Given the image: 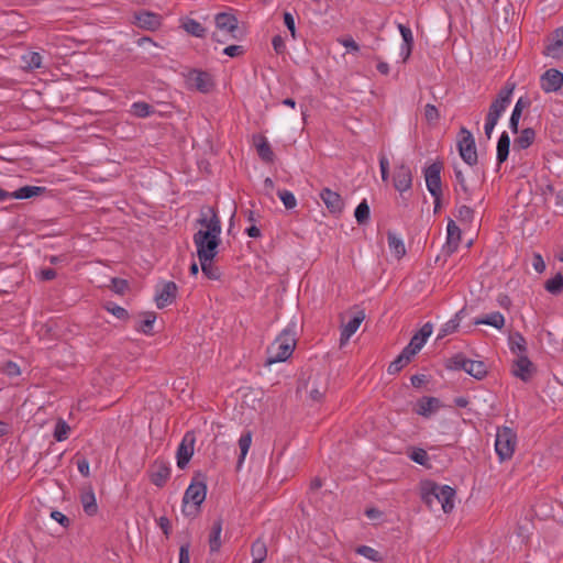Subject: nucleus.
<instances>
[{"label":"nucleus","instance_id":"obj_8","mask_svg":"<svg viewBox=\"0 0 563 563\" xmlns=\"http://www.w3.org/2000/svg\"><path fill=\"white\" fill-rule=\"evenodd\" d=\"M186 84L190 89L202 93H209L214 88L211 74L200 69H190L186 75Z\"/></svg>","mask_w":563,"mask_h":563},{"label":"nucleus","instance_id":"obj_7","mask_svg":"<svg viewBox=\"0 0 563 563\" xmlns=\"http://www.w3.org/2000/svg\"><path fill=\"white\" fill-rule=\"evenodd\" d=\"M515 87L516 85L514 82H506V85L498 91L497 96L492 101L486 118L498 122L504 111L510 104Z\"/></svg>","mask_w":563,"mask_h":563},{"label":"nucleus","instance_id":"obj_58","mask_svg":"<svg viewBox=\"0 0 563 563\" xmlns=\"http://www.w3.org/2000/svg\"><path fill=\"white\" fill-rule=\"evenodd\" d=\"M424 119L429 124L435 123L440 119V112L438 108L431 103H428L424 107Z\"/></svg>","mask_w":563,"mask_h":563},{"label":"nucleus","instance_id":"obj_29","mask_svg":"<svg viewBox=\"0 0 563 563\" xmlns=\"http://www.w3.org/2000/svg\"><path fill=\"white\" fill-rule=\"evenodd\" d=\"M510 147V136L507 132H503L497 142V164L500 166L508 159Z\"/></svg>","mask_w":563,"mask_h":563},{"label":"nucleus","instance_id":"obj_19","mask_svg":"<svg viewBox=\"0 0 563 563\" xmlns=\"http://www.w3.org/2000/svg\"><path fill=\"white\" fill-rule=\"evenodd\" d=\"M441 487L442 486L431 479H426L420 483L421 499L429 508H432V504L439 499V490Z\"/></svg>","mask_w":563,"mask_h":563},{"label":"nucleus","instance_id":"obj_28","mask_svg":"<svg viewBox=\"0 0 563 563\" xmlns=\"http://www.w3.org/2000/svg\"><path fill=\"white\" fill-rule=\"evenodd\" d=\"M536 140V131L532 128L521 130L520 134L515 139L514 145L516 150H527Z\"/></svg>","mask_w":563,"mask_h":563},{"label":"nucleus","instance_id":"obj_56","mask_svg":"<svg viewBox=\"0 0 563 563\" xmlns=\"http://www.w3.org/2000/svg\"><path fill=\"white\" fill-rule=\"evenodd\" d=\"M69 431V426L64 420H58V422L55 426L54 438L57 441H63L67 438Z\"/></svg>","mask_w":563,"mask_h":563},{"label":"nucleus","instance_id":"obj_63","mask_svg":"<svg viewBox=\"0 0 563 563\" xmlns=\"http://www.w3.org/2000/svg\"><path fill=\"white\" fill-rule=\"evenodd\" d=\"M51 518L57 521L64 528H68L70 525V519L58 510H53L51 512Z\"/></svg>","mask_w":563,"mask_h":563},{"label":"nucleus","instance_id":"obj_15","mask_svg":"<svg viewBox=\"0 0 563 563\" xmlns=\"http://www.w3.org/2000/svg\"><path fill=\"white\" fill-rule=\"evenodd\" d=\"M394 187L400 194L408 191L412 187V173L408 165L400 164L395 167L393 177Z\"/></svg>","mask_w":563,"mask_h":563},{"label":"nucleus","instance_id":"obj_9","mask_svg":"<svg viewBox=\"0 0 563 563\" xmlns=\"http://www.w3.org/2000/svg\"><path fill=\"white\" fill-rule=\"evenodd\" d=\"M170 473L172 470L169 463L163 459H156L147 470L151 483L158 488L166 485L170 478Z\"/></svg>","mask_w":563,"mask_h":563},{"label":"nucleus","instance_id":"obj_45","mask_svg":"<svg viewBox=\"0 0 563 563\" xmlns=\"http://www.w3.org/2000/svg\"><path fill=\"white\" fill-rule=\"evenodd\" d=\"M544 288L552 295H559L563 291V275L558 273L554 277L548 279Z\"/></svg>","mask_w":563,"mask_h":563},{"label":"nucleus","instance_id":"obj_22","mask_svg":"<svg viewBox=\"0 0 563 563\" xmlns=\"http://www.w3.org/2000/svg\"><path fill=\"white\" fill-rule=\"evenodd\" d=\"M530 106L531 100L528 97H520L517 100L509 120V128L512 133L517 134L519 132V121L521 119L522 111Z\"/></svg>","mask_w":563,"mask_h":563},{"label":"nucleus","instance_id":"obj_1","mask_svg":"<svg viewBox=\"0 0 563 563\" xmlns=\"http://www.w3.org/2000/svg\"><path fill=\"white\" fill-rule=\"evenodd\" d=\"M296 344V327L295 324H289L268 346V357L266 363L273 364L287 361L292 355Z\"/></svg>","mask_w":563,"mask_h":563},{"label":"nucleus","instance_id":"obj_18","mask_svg":"<svg viewBox=\"0 0 563 563\" xmlns=\"http://www.w3.org/2000/svg\"><path fill=\"white\" fill-rule=\"evenodd\" d=\"M178 287L174 282H166L161 291L155 296L157 308L163 309L173 303L177 297Z\"/></svg>","mask_w":563,"mask_h":563},{"label":"nucleus","instance_id":"obj_23","mask_svg":"<svg viewBox=\"0 0 563 563\" xmlns=\"http://www.w3.org/2000/svg\"><path fill=\"white\" fill-rule=\"evenodd\" d=\"M563 46V25L553 31L549 43L545 45L544 54L553 58L561 55V47Z\"/></svg>","mask_w":563,"mask_h":563},{"label":"nucleus","instance_id":"obj_51","mask_svg":"<svg viewBox=\"0 0 563 563\" xmlns=\"http://www.w3.org/2000/svg\"><path fill=\"white\" fill-rule=\"evenodd\" d=\"M355 552L373 562H379L383 559L378 551L368 545H360L356 548Z\"/></svg>","mask_w":563,"mask_h":563},{"label":"nucleus","instance_id":"obj_26","mask_svg":"<svg viewBox=\"0 0 563 563\" xmlns=\"http://www.w3.org/2000/svg\"><path fill=\"white\" fill-rule=\"evenodd\" d=\"M433 327L430 322L424 323L418 332L413 334L409 344H411L412 350H417L418 352L423 347L428 338L432 334Z\"/></svg>","mask_w":563,"mask_h":563},{"label":"nucleus","instance_id":"obj_36","mask_svg":"<svg viewBox=\"0 0 563 563\" xmlns=\"http://www.w3.org/2000/svg\"><path fill=\"white\" fill-rule=\"evenodd\" d=\"M143 320L135 324V330L144 334H153V324L156 320V313L153 311L143 312Z\"/></svg>","mask_w":563,"mask_h":563},{"label":"nucleus","instance_id":"obj_60","mask_svg":"<svg viewBox=\"0 0 563 563\" xmlns=\"http://www.w3.org/2000/svg\"><path fill=\"white\" fill-rule=\"evenodd\" d=\"M338 42L349 52L357 53L360 51V45L353 40L352 36L341 37L338 40Z\"/></svg>","mask_w":563,"mask_h":563},{"label":"nucleus","instance_id":"obj_50","mask_svg":"<svg viewBox=\"0 0 563 563\" xmlns=\"http://www.w3.org/2000/svg\"><path fill=\"white\" fill-rule=\"evenodd\" d=\"M466 361L467 357L464 354L457 353L449 358L446 367L453 371H465V365L468 364Z\"/></svg>","mask_w":563,"mask_h":563},{"label":"nucleus","instance_id":"obj_53","mask_svg":"<svg viewBox=\"0 0 563 563\" xmlns=\"http://www.w3.org/2000/svg\"><path fill=\"white\" fill-rule=\"evenodd\" d=\"M409 457L413 462H416L417 464H420L422 466H426L429 463V455H428L427 451L421 448L412 449V451L409 453Z\"/></svg>","mask_w":563,"mask_h":563},{"label":"nucleus","instance_id":"obj_30","mask_svg":"<svg viewBox=\"0 0 563 563\" xmlns=\"http://www.w3.org/2000/svg\"><path fill=\"white\" fill-rule=\"evenodd\" d=\"M222 519H217L211 527L209 534V547L210 552H218L221 548V532H222Z\"/></svg>","mask_w":563,"mask_h":563},{"label":"nucleus","instance_id":"obj_14","mask_svg":"<svg viewBox=\"0 0 563 563\" xmlns=\"http://www.w3.org/2000/svg\"><path fill=\"white\" fill-rule=\"evenodd\" d=\"M540 86L545 93L559 91L563 86V73L555 68L545 70L540 77Z\"/></svg>","mask_w":563,"mask_h":563},{"label":"nucleus","instance_id":"obj_57","mask_svg":"<svg viewBox=\"0 0 563 563\" xmlns=\"http://www.w3.org/2000/svg\"><path fill=\"white\" fill-rule=\"evenodd\" d=\"M110 288L118 295H124V292L129 289V283L126 279L113 277L111 279Z\"/></svg>","mask_w":563,"mask_h":563},{"label":"nucleus","instance_id":"obj_11","mask_svg":"<svg viewBox=\"0 0 563 563\" xmlns=\"http://www.w3.org/2000/svg\"><path fill=\"white\" fill-rule=\"evenodd\" d=\"M197 222L205 228V230H200L201 232L221 234V221L216 208L202 207L200 210V218Z\"/></svg>","mask_w":563,"mask_h":563},{"label":"nucleus","instance_id":"obj_31","mask_svg":"<svg viewBox=\"0 0 563 563\" xmlns=\"http://www.w3.org/2000/svg\"><path fill=\"white\" fill-rule=\"evenodd\" d=\"M461 242V229L453 220L448 223L446 247L450 252H454Z\"/></svg>","mask_w":563,"mask_h":563},{"label":"nucleus","instance_id":"obj_37","mask_svg":"<svg viewBox=\"0 0 563 563\" xmlns=\"http://www.w3.org/2000/svg\"><path fill=\"white\" fill-rule=\"evenodd\" d=\"M387 242L390 251L397 258H401L406 254V247L401 239H399L394 232H387Z\"/></svg>","mask_w":563,"mask_h":563},{"label":"nucleus","instance_id":"obj_49","mask_svg":"<svg viewBox=\"0 0 563 563\" xmlns=\"http://www.w3.org/2000/svg\"><path fill=\"white\" fill-rule=\"evenodd\" d=\"M103 308L120 320L126 321L130 318L128 310L114 302L108 301L103 305Z\"/></svg>","mask_w":563,"mask_h":563},{"label":"nucleus","instance_id":"obj_25","mask_svg":"<svg viewBox=\"0 0 563 563\" xmlns=\"http://www.w3.org/2000/svg\"><path fill=\"white\" fill-rule=\"evenodd\" d=\"M80 503L86 515L95 516L98 512V505L92 487L89 486L81 492Z\"/></svg>","mask_w":563,"mask_h":563},{"label":"nucleus","instance_id":"obj_33","mask_svg":"<svg viewBox=\"0 0 563 563\" xmlns=\"http://www.w3.org/2000/svg\"><path fill=\"white\" fill-rule=\"evenodd\" d=\"M202 274L210 280H219L222 276L220 268L214 264V258L199 261Z\"/></svg>","mask_w":563,"mask_h":563},{"label":"nucleus","instance_id":"obj_3","mask_svg":"<svg viewBox=\"0 0 563 563\" xmlns=\"http://www.w3.org/2000/svg\"><path fill=\"white\" fill-rule=\"evenodd\" d=\"M214 23L219 32H213L212 41L223 44L228 40H238L236 31L239 30L238 18L233 13L220 12L214 16Z\"/></svg>","mask_w":563,"mask_h":563},{"label":"nucleus","instance_id":"obj_54","mask_svg":"<svg viewBox=\"0 0 563 563\" xmlns=\"http://www.w3.org/2000/svg\"><path fill=\"white\" fill-rule=\"evenodd\" d=\"M474 209L470 206L462 205L457 208V214L456 218L459 221L464 223H471L474 220Z\"/></svg>","mask_w":563,"mask_h":563},{"label":"nucleus","instance_id":"obj_43","mask_svg":"<svg viewBox=\"0 0 563 563\" xmlns=\"http://www.w3.org/2000/svg\"><path fill=\"white\" fill-rule=\"evenodd\" d=\"M454 176L457 181V185L460 186V190L463 194L462 199L464 201H471L473 197L472 189L467 186L466 179L462 173L461 169L454 168Z\"/></svg>","mask_w":563,"mask_h":563},{"label":"nucleus","instance_id":"obj_40","mask_svg":"<svg viewBox=\"0 0 563 563\" xmlns=\"http://www.w3.org/2000/svg\"><path fill=\"white\" fill-rule=\"evenodd\" d=\"M253 561L264 562L267 558V545L262 538H257L251 545Z\"/></svg>","mask_w":563,"mask_h":563},{"label":"nucleus","instance_id":"obj_52","mask_svg":"<svg viewBox=\"0 0 563 563\" xmlns=\"http://www.w3.org/2000/svg\"><path fill=\"white\" fill-rule=\"evenodd\" d=\"M408 356H402L399 354L388 366L387 372L390 375H395L399 373L405 366L409 364Z\"/></svg>","mask_w":563,"mask_h":563},{"label":"nucleus","instance_id":"obj_17","mask_svg":"<svg viewBox=\"0 0 563 563\" xmlns=\"http://www.w3.org/2000/svg\"><path fill=\"white\" fill-rule=\"evenodd\" d=\"M320 199L332 214H340L344 208V201L341 195L330 188H323L320 191Z\"/></svg>","mask_w":563,"mask_h":563},{"label":"nucleus","instance_id":"obj_64","mask_svg":"<svg viewBox=\"0 0 563 563\" xmlns=\"http://www.w3.org/2000/svg\"><path fill=\"white\" fill-rule=\"evenodd\" d=\"M190 543H184L179 548V562L178 563H190Z\"/></svg>","mask_w":563,"mask_h":563},{"label":"nucleus","instance_id":"obj_16","mask_svg":"<svg viewBox=\"0 0 563 563\" xmlns=\"http://www.w3.org/2000/svg\"><path fill=\"white\" fill-rule=\"evenodd\" d=\"M536 371V366L529 360L528 355H520L512 362L511 373L522 382H529Z\"/></svg>","mask_w":563,"mask_h":563},{"label":"nucleus","instance_id":"obj_48","mask_svg":"<svg viewBox=\"0 0 563 563\" xmlns=\"http://www.w3.org/2000/svg\"><path fill=\"white\" fill-rule=\"evenodd\" d=\"M487 366L483 361H474L470 363V375L478 380L487 376Z\"/></svg>","mask_w":563,"mask_h":563},{"label":"nucleus","instance_id":"obj_21","mask_svg":"<svg viewBox=\"0 0 563 563\" xmlns=\"http://www.w3.org/2000/svg\"><path fill=\"white\" fill-rule=\"evenodd\" d=\"M365 319V313L363 310L357 311L353 318L343 325L340 334V344H345L350 338L357 331L361 323Z\"/></svg>","mask_w":563,"mask_h":563},{"label":"nucleus","instance_id":"obj_32","mask_svg":"<svg viewBox=\"0 0 563 563\" xmlns=\"http://www.w3.org/2000/svg\"><path fill=\"white\" fill-rule=\"evenodd\" d=\"M256 150L260 158L265 163H273L275 159V154L272 150L271 144L268 143L265 136H260L258 142H256Z\"/></svg>","mask_w":563,"mask_h":563},{"label":"nucleus","instance_id":"obj_13","mask_svg":"<svg viewBox=\"0 0 563 563\" xmlns=\"http://www.w3.org/2000/svg\"><path fill=\"white\" fill-rule=\"evenodd\" d=\"M195 435L192 432H187L176 452L177 466L184 470L194 455Z\"/></svg>","mask_w":563,"mask_h":563},{"label":"nucleus","instance_id":"obj_34","mask_svg":"<svg viewBox=\"0 0 563 563\" xmlns=\"http://www.w3.org/2000/svg\"><path fill=\"white\" fill-rule=\"evenodd\" d=\"M475 324H486L500 330L505 325V317L499 312L495 311L478 318L474 321Z\"/></svg>","mask_w":563,"mask_h":563},{"label":"nucleus","instance_id":"obj_2","mask_svg":"<svg viewBox=\"0 0 563 563\" xmlns=\"http://www.w3.org/2000/svg\"><path fill=\"white\" fill-rule=\"evenodd\" d=\"M207 496V476L205 473L195 472L191 482L185 490L183 497V512L185 516H191L198 511L200 505Z\"/></svg>","mask_w":563,"mask_h":563},{"label":"nucleus","instance_id":"obj_41","mask_svg":"<svg viewBox=\"0 0 563 563\" xmlns=\"http://www.w3.org/2000/svg\"><path fill=\"white\" fill-rule=\"evenodd\" d=\"M183 27L185 31L196 37H205L207 30L202 26V24L194 19H187L183 23Z\"/></svg>","mask_w":563,"mask_h":563},{"label":"nucleus","instance_id":"obj_24","mask_svg":"<svg viewBox=\"0 0 563 563\" xmlns=\"http://www.w3.org/2000/svg\"><path fill=\"white\" fill-rule=\"evenodd\" d=\"M455 495L456 490L449 485H443L439 490V499H437V501L441 504L445 514H449L453 510Z\"/></svg>","mask_w":563,"mask_h":563},{"label":"nucleus","instance_id":"obj_44","mask_svg":"<svg viewBox=\"0 0 563 563\" xmlns=\"http://www.w3.org/2000/svg\"><path fill=\"white\" fill-rule=\"evenodd\" d=\"M154 112L153 106L144 101L134 102L131 107V113L137 118H147Z\"/></svg>","mask_w":563,"mask_h":563},{"label":"nucleus","instance_id":"obj_35","mask_svg":"<svg viewBox=\"0 0 563 563\" xmlns=\"http://www.w3.org/2000/svg\"><path fill=\"white\" fill-rule=\"evenodd\" d=\"M46 191L45 187L24 186L12 192L13 199H30Z\"/></svg>","mask_w":563,"mask_h":563},{"label":"nucleus","instance_id":"obj_46","mask_svg":"<svg viewBox=\"0 0 563 563\" xmlns=\"http://www.w3.org/2000/svg\"><path fill=\"white\" fill-rule=\"evenodd\" d=\"M371 209L367 201L364 199L354 211L356 222L358 224H366L369 220Z\"/></svg>","mask_w":563,"mask_h":563},{"label":"nucleus","instance_id":"obj_59","mask_svg":"<svg viewBox=\"0 0 563 563\" xmlns=\"http://www.w3.org/2000/svg\"><path fill=\"white\" fill-rule=\"evenodd\" d=\"M245 48L242 45H229L223 49V54L229 57H241L245 54Z\"/></svg>","mask_w":563,"mask_h":563},{"label":"nucleus","instance_id":"obj_10","mask_svg":"<svg viewBox=\"0 0 563 563\" xmlns=\"http://www.w3.org/2000/svg\"><path fill=\"white\" fill-rule=\"evenodd\" d=\"M443 169V163L437 161L424 168L423 174L426 178V185L431 196H437L442 191L441 172Z\"/></svg>","mask_w":563,"mask_h":563},{"label":"nucleus","instance_id":"obj_4","mask_svg":"<svg viewBox=\"0 0 563 563\" xmlns=\"http://www.w3.org/2000/svg\"><path fill=\"white\" fill-rule=\"evenodd\" d=\"M194 243L197 247L198 260L216 258L218 247L221 243L220 234H210L209 232L197 231L194 234Z\"/></svg>","mask_w":563,"mask_h":563},{"label":"nucleus","instance_id":"obj_6","mask_svg":"<svg viewBox=\"0 0 563 563\" xmlns=\"http://www.w3.org/2000/svg\"><path fill=\"white\" fill-rule=\"evenodd\" d=\"M457 150L462 159L470 166L477 164L478 156L476 143L470 130L462 126L459 132Z\"/></svg>","mask_w":563,"mask_h":563},{"label":"nucleus","instance_id":"obj_12","mask_svg":"<svg viewBox=\"0 0 563 563\" xmlns=\"http://www.w3.org/2000/svg\"><path fill=\"white\" fill-rule=\"evenodd\" d=\"M133 24L140 29L154 32L162 26V15L147 10H140L133 13Z\"/></svg>","mask_w":563,"mask_h":563},{"label":"nucleus","instance_id":"obj_62","mask_svg":"<svg viewBox=\"0 0 563 563\" xmlns=\"http://www.w3.org/2000/svg\"><path fill=\"white\" fill-rule=\"evenodd\" d=\"M284 24L289 30L292 38H296V26H295V19L290 12H284Z\"/></svg>","mask_w":563,"mask_h":563},{"label":"nucleus","instance_id":"obj_20","mask_svg":"<svg viewBox=\"0 0 563 563\" xmlns=\"http://www.w3.org/2000/svg\"><path fill=\"white\" fill-rule=\"evenodd\" d=\"M441 407V401L437 397L423 396L418 399L415 411L422 417H430Z\"/></svg>","mask_w":563,"mask_h":563},{"label":"nucleus","instance_id":"obj_61","mask_svg":"<svg viewBox=\"0 0 563 563\" xmlns=\"http://www.w3.org/2000/svg\"><path fill=\"white\" fill-rule=\"evenodd\" d=\"M164 536L168 539L172 534V522L166 516H162L156 520Z\"/></svg>","mask_w":563,"mask_h":563},{"label":"nucleus","instance_id":"obj_55","mask_svg":"<svg viewBox=\"0 0 563 563\" xmlns=\"http://www.w3.org/2000/svg\"><path fill=\"white\" fill-rule=\"evenodd\" d=\"M277 196L283 201L286 209H294L297 206V200L291 191L286 189L278 190Z\"/></svg>","mask_w":563,"mask_h":563},{"label":"nucleus","instance_id":"obj_47","mask_svg":"<svg viewBox=\"0 0 563 563\" xmlns=\"http://www.w3.org/2000/svg\"><path fill=\"white\" fill-rule=\"evenodd\" d=\"M251 442H252L251 432L242 434L241 438L239 439V448H240L241 453H240V456L238 460V468H240V466L242 465V463L250 450Z\"/></svg>","mask_w":563,"mask_h":563},{"label":"nucleus","instance_id":"obj_27","mask_svg":"<svg viewBox=\"0 0 563 563\" xmlns=\"http://www.w3.org/2000/svg\"><path fill=\"white\" fill-rule=\"evenodd\" d=\"M509 349L517 356L527 355V341L520 332H514L508 338Z\"/></svg>","mask_w":563,"mask_h":563},{"label":"nucleus","instance_id":"obj_38","mask_svg":"<svg viewBox=\"0 0 563 563\" xmlns=\"http://www.w3.org/2000/svg\"><path fill=\"white\" fill-rule=\"evenodd\" d=\"M398 29H399V32L404 40V45H402V49L405 51L404 62H406L409 58L412 47H413V36H412L411 30L408 26H406L404 24H399Z\"/></svg>","mask_w":563,"mask_h":563},{"label":"nucleus","instance_id":"obj_42","mask_svg":"<svg viewBox=\"0 0 563 563\" xmlns=\"http://www.w3.org/2000/svg\"><path fill=\"white\" fill-rule=\"evenodd\" d=\"M23 68L26 70H34L42 66V56L37 52H27L22 55Z\"/></svg>","mask_w":563,"mask_h":563},{"label":"nucleus","instance_id":"obj_5","mask_svg":"<svg viewBox=\"0 0 563 563\" xmlns=\"http://www.w3.org/2000/svg\"><path fill=\"white\" fill-rule=\"evenodd\" d=\"M517 445V434L509 427L497 429L495 440V451L500 461H508L512 457Z\"/></svg>","mask_w":563,"mask_h":563},{"label":"nucleus","instance_id":"obj_39","mask_svg":"<svg viewBox=\"0 0 563 563\" xmlns=\"http://www.w3.org/2000/svg\"><path fill=\"white\" fill-rule=\"evenodd\" d=\"M464 312H465V308H463L460 311H457L455 313V316L451 320L445 322L443 324L442 329L440 330L439 336L443 338L445 335L454 333L457 330L459 325H460V322H461V320L463 318Z\"/></svg>","mask_w":563,"mask_h":563}]
</instances>
